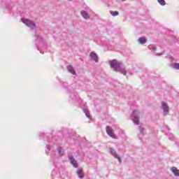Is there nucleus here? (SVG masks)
<instances>
[{
    "instance_id": "nucleus-1",
    "label": "nucleus",
    "mask_w": 179,
    "mask_h": 179,
    "mask_svg": "<svg viewBox=\"0 0 179 179\" xmlns=\"http://www.w3.org/2000/svg\"><path fill=\"white\" fill-rule=\"evenodd\" d=\"M110 65V68H114V71H115V72H118L120 69V66H121V64H120V62H118L117 60L113 59L112 61L109 62Z\"/></svg>"
},
{
    "instance_id": "nucleus-2",
    "label": "nucleus",
    "mask_w": 179,
    "mask_h": 179,
    "mask_svg": "<svg viewBox=\"0 0 179 179\" xmlns=\"http://www.w3.org/2000/svg\"><path fill=\"white\" fill-rule=\"evenodd\" d=\"M21 21L26 24V26L30 27V29H36V24L33 23L31 21L23 18L21 19Z\"/></svg>"
},
{
    "instance_id": "nucleus-3",
    "label": "nucleus",
    "mask_w": 179,
    "mask_h": 179,
    "mask_svg": "<svg viewBox=\"0 0 179 179\" xmlns=\"http://www.w3.org/2000/svg\"><path fill=\"white\" fill-rule=\"evenodd\" d=\"M106 133L110 138H113V139H117V136H115V134H114V130L113 128L110 126L106 127Z\"/></svg>"
},
{
    "instance_id": "nucleus-4",
    "label": "nucleus",
    "mask_w": 179,
    "mask_h": 179,
    "mask_svg": "<svg viewBox=\"0 0 179 179\" xmlns=\"http://www.w3.org/2000/svg\"><path fill=\"white\" fill-rule=\"evenodd\" d=\"M138 111L135 110L133 113L134 115V119H133V122H134V124H136V125H139V117L135 116L136 115V114H138Z\"/></svg>"
},
{
    "instance_id": "nucleus-5",
    "label": "nucleus",
    "mask_w": 179,
    "mask_h": 179,
    "mask_svg": "<svg viewBox=\"0 0 179 179\" xmlns=\"http://www.w3.org/2000/svg\"><path fill=\"white\" fill-rule=\"evenodd\" d=\"M110 153L111 155H113V156H114L115 159H117L119 163H121V158L118 157V155H117V152H115V150H113V148H110Z\"/></svg>"
},
{
    "instance_id": "nucleus-6",
    "label": "nucleus",
    "mask_w": 179,
    "mask_h": 179,
    "mask_svg": "<svg viewBox=\"0 0 179 179\" xmlns=\"http://www.w3.org/2000/svg\"><path fill=\"white\" fill-rule=\"evenodd\" d=\"M90 57L95 61V62H99V57H97V55L94 52H92L90 53Z\"/></svg>"
},
{
    "instance_id": "nucleus-7",
    "label": "nucleus",
    "mask_w": 179,
    "mask_h": 179,
    "mask_svg": "<svg viewBox=\"0 0 179 179\" xmlns=\"http://www.w3.org/2000/svg\"><path fill=\"white\" fill-rule=\"evenodd\" d=\"M69 159L71 162V164H73V167H75L76 169H78V162H76V160H75V158H73V156L69 157Z\"/></svg>"
},
{
    "instance_id": "nucleus-8",
    "label": "nucleus",
    "mask_w": 179,
    "mask_h": 179,
    "mask_svg": "<svg viewBox=\"0 0 179 179\" xmlns=\"http://www.w3.org/2000/svg\"><path fill=\"white\" fill-rule=\"evenodd\" d=\"M67 69L70 73H72V75H76V71H75V69H73V67L71 65H69L67 66Z\"/></svg>"
},
{
    "instance_id": "nucleus-9",
    "label": "nucleus",
    "mask_w": 179,
    "mask_h": 179,
    "mask_svg": "<svg viewBox=\"0 0 179 179\" xmlns=\"http://www.w3.org/2000/svg\"><path fill=\"white\" fill-rule=\"evenodd\" d=\"M171 171H172V173H173L174 176H176L177 177L179 176V170L177 169V168L173 167L171 169Z\"/></svg>"
},
{
    "instance_id": "nucleus-10",
    "label": "nucleus",
    "mask_w": 179,
    "mask_h": 179,
    "mask_svg": "<svg viewBox=\"0 0 179 179\" xmlns=\"http://www.w3.org/2000/svg\"><path fill=\"white\" fill-rule=\"evenodd\" d=\"M80 13L84 19H89L90 17V16H89V13H87L86 11H81Z\"/></svg>"
},
{
    "instance_id": "nucleus-11",
    "label": "nucleus",
    "mask_w": 179,
    "mask_h": 179,
    "mask_svg": "<svg viewBox=\"0 0 179 179\" xmlns=\"http://www.w3.org/2000/svg\"><path fill=\"white\" fill-rule=\"evenodd\" d=\"M77 174L79 176V178H83L84 175H83V170L79 169L77 170Z\"/></svg>"
},
{
    "instance_id": "nucleus-12",
    "label": "nucleus",
    "mask_w": 179,
    "mask_h": 179,
    "mask_svg": "<svg viewBox=\"0 0 179 179\" xmlns=\"http://www.w3.org/2000/svg\"><path fill=\"white\" fill-rule=\"evenodd\" d=\"M162 108L164 113H169V106L166 103H162Z\"/></svg>"
},
{
    "instance_id": "nucleus-13",
    "label": "nucleus",
    "mask_w": 179,
    "mask_h": 179,
    "mask_svg": "<svg viewBox=\"0 0 179 179\" xmlns=\"http://www.w3.org/2000/svg\"><path fill=\"white\" fill-rule=\"evenodd\" d=\"M138 43H140V44H145V43H146V38H138Z\"/></svg>"
},
{
    "instance_id": "nucleus-14",
    "label": "nucleus",
    "mask_w": 179,
    "mask_h": 179,
    "mask_svg": "<svg viewBox=\"0 0 179 179\" xmlns=\"http://www.w3.org/2000/svg\"><path fill=\"white\" fill-rule=\"evenodd\" d=\"M57 150H58L59 155L60 156H64V151H62V148L59 147V148H57Z\"/></svg>"
},
{
    "instance_id": "nucleus-15",
    "label": "nucleus",
    "mask_w": 179,
    "mask_h": 179,
    "mask_svg": "<svg viewBox=\"0 0 179 179\" xmlns=\"http://www.w3.org/2000/svg\"><path fill=\"white\" fill-rule=\"evenodd\" d=\"M110 15H111L112 16H118L119 13H118V11H111V12H110Z\"/></svg>"
},
{
    "instance_id": "nucleus-16",
    "label": "nucleus",
    "mask_w": 179,
    "mask_h": 179,
    "mask_svg": "<svg viewBox=\"0 0 179 179\" xmlns=\"http://www.w3.org/2000/svg\"><path fill=\"white\" fill-rule=\"evenodd\" d=\"M158 2L162 6H164L166 5V1L164 0H157Z\"/></svg>"
},
{
    "instance_id": "nucleus-17",
    "label": "nucleus",
    "mask_w": 179,
    "mask_h": 179,
    "mask_svg": "<svg viewBox=\"0 0 179 179\" xmlns=\"http://www.w3.org/2000/svg\"><path fill=\"white\" fill-rule=\"evenodd\" d=\"M174 69H179V64L176 63L173 66Z\"/></svg>"
},
{
    "instance_id": "nucleus-18",
    "label": "nucleus",
    "mask_w": 179,
    "mask_h": 179,
    "mask_svg": "<svg viewBox=\"0 0 179 179\" xmlns=\"http://www.w3.org/2000/svg\"><path fill=\"white\" fill-rule=\"evenodd\" d=\"M122 73H123L124 75H127V71L125 69H122L121 70Z\"/></svg>"
},
{
    "instance_id": "nucleus-19",
    "label": "nucleus",
    "mask_w": 179,
    "mask_h": 179,
    "mask_svg": "<svg viewBox=\"0 0 179 179\" xmlns=\"http://www.w3.org/2000/svg\"><path fill=\"white\" fill-rule=\"evenodd\" d=\"M152 50H153L154 51H156L157 48H156V47H152Z\"/></svg>"
},
{
    "instance_id": "nucleus-20",
    "label": "nucleus",
    "mask_w": 179,
    "mask_h": 179,
    "mask_svg": "<svg viewBox=\"0 0 179 179\" xmlns=\"http://www.w3.org/2000/svg\"><path fill=\"white\" fill-rule=\"evenodd\" d=\"M122 1H125V0H122Z\"/></svg>"
}]
</instances>
